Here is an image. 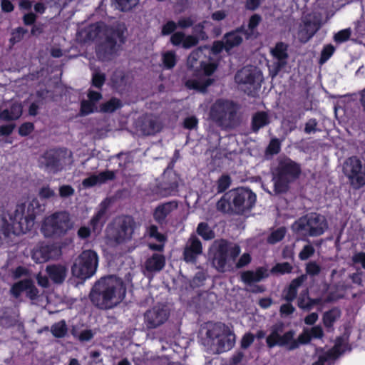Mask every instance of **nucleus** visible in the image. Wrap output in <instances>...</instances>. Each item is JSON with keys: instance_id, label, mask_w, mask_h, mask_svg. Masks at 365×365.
<instances>
[{"instance_id": "61", "label": "nucleus", "mask_w": 365, "mask_h": 365, "mask_svg": "<svg viewBox=\"0 0 365 365\" xmlns=\"http://www.w3.org/2000/svg\"><path fill=\"white\" fill-rule=\"evenodd\" d=\"M39 196L43 199H49L55 196L56 193L53 190L49 187H43L39 190Z\"/></svg>"}, {"instance_id": "27", "label": "nucleus", "mask_w": 365, "mask_h": 365, "mask_svg": "<svg viewBox=\"0 0 365 365\" xmlns=\"http://www.w3.org/2000/svg\"><path fill=\"white\" fill-rule=\"evenodd\" d=\"M46 272L55 283H61L66 278L67 269L61 264L51 265L47 267Z\"/></svg>"}, {"instance_id": "44", "label": "nucleus", "mask_w": 365, "mask_h": 365, "mask_svg": "<svg viewBox=\"0 0 365 365\" xmlns=\"http://www.w3.org/2000/svg\"><path fill=\"white\" fill-rule=\"evenodd\" d=\"M26 279L25 280H22V281H20V282H18L16 283H15L11 289V294L15 297L16 298L19 297L21 294L24 292H26V288L28 287L26 286Z\"/></svg>"}, {"instance_id": "48", "label": "nucleus", "mask_w": 365, "mask_h": 365, "mask_svg": "<svg viewBox=\"0 0 365 365\" xmlns=\"http://www.w3.org/2000/svg\"><path fill=\"white\" fill-rule=\"evenodd\" d=\"M230 178L228 175H222L217 181V192H224L230 187Z\"/></svg>"}, {"instance_id": "1", "label": "nucleus", "mask_w": 365, "mask_h": 365, "mask_svg": "<svg viewBox=\"0 0 365 365\" xmlns=\"http://www.w3.org/2000/svg\"><path fill=\"white\" fill-rule=\"evenodd\" d=\"M125 27L117 24L112 26L103 24L90 25L78 33L81 41L86 42L98 38L101 41L97 46L98 57L103 60H110L116 56L121 44L124 41Z\"/></svg>"}, {"instance_id": "38", "label": "nucleus", "mask_w": 365, "mask_h": 365, "mask_svg": "<svg viewBox=\"0 0 365 365\" xmlns=\"http://www.w3.org/2000/svg\"><path fill=\"white\" fill-rule=\"evenodd\" d=\"M197 233L205 240H210L215 237L214 232L205 222H200L198 225Z\"/></svg>"}, {"instance_id": "32", "label": "nucleus", "mask_w": 365, "mask_h": 365, "mask_svg": "<svg viewBox=\"0 0 365 365\" xmlns=\"http://www.w3.org/2000/svg\"><path fill=\"white\" fill-rule=\"evenodd\" d=\"M269 123V118L267 113L261 111L255 113L252 117V129L258 131L261 128Z\"/></svg>"}, {"instance_id": "30", "label": "nucleus", "mask_w": 365, "mask_h": 365, "mask_svg": "<svg viewBox=\"0 0 365 365\" xmlns=\"http://www.w3.org/2000/svg\"><path fill=\"white\" fill-rule=\"evenodd\" d=\"M307 279V276L303 274L292 281L285 294V299L288 302L294 300L297 294L298 288Z\"/></svg>"}, {"instance_id": "23", "label": "nucleus", "mask_w": 365, "mask_h": 365, "mask_svg": "<svg viewBox=\"0 0 365 365\" xmlns=\"http://www.w3.org/2000/svg\"><path fill=\"white\" fill-rule=\"evenodd\" d=\"M54 248L48 245H40L37 246L33 251L32 258L38 263H43L53 257Z\"/></svg>"}, {"instance_id": "45", "label": "nucleus", "mask_w": 365, "mask_h": 365, "mask_svg": "<svg viewBox=\"0 0 365 365\" xmlns=\"http://www.w3.org/2000/svg\"><path fill=\"white\" fill-rule=\"evenodd\" d=\"M292 270V266L288 262L278 263L271 269L272 273L284 274L290 273Z\"/></svg>"}, {"instance_id": "39", "label": "nucleus", "mask_w": 365, "mask_h": 365, "mask_svg": "<svg viewBox=\"0 0 365 365\" xmlns=\"http://www.w3.org/2000/svg\"><path fill=\"white\" fill-rule=\"evenodd\" d=\"M346 344L341 339H338L334 346L327 353L328 358H336L345 351Z\"/></svg>"}, {"instance_id": "20", "label": "nucleus", "mask_w": 365, "mask_h": 365, "mask_svg": "<svg viewBox=\"0 0 365 365\" xmlns=\"http://www.w3.org/2000/svg\"><path fill=\"white\" fill-rule=\"evenodd\" d=\"M170 42L174 46H181L187 49L196 46L198 43V38L195 36L186 35L182 31H178L172 34Z\"/></svg>"}, {"instance_id": "52", "label": "nucleus", "mask_w": 365, "mask_h": 365, "mask_svg": "<svg viewBox=\"0 0 365 365\" xmlns=\"http://www.w3.org/2000/svg\"><path fill=\"white\" fill-rule=\"evenodd\" d=\"M58 192L61 197L67 198L73 195L75 190L71 185H63L60 186Z\"/></svg>"}, {"instance_id": "8", "label": "nucleus", "mask_w": 365, "mask_h": 365, "mask_svg": "<svg viewBox=\"0 0 365 365\" xmlns=\"http://www.w3.org/2000/svg\"><path fill=\"white\" fill-rule=\"evenodd\" d=\"M74 221L66 211L56 212L45 217L41 231L46 237H61L74 227Z\"/></svg>"}, {"instance_id": "13", "label": "nucleus", "mask_w": 365, "mask_h": 365, "mask_svg": "<svg viewBox=\"0 0 365 365\" xmlns=\"http://www.w3.org/2000/svg\"><path fill=\"white\" fill-rule=\"evenodd\" d=\"M343 170L353 188L359 189L365 185V166L356 157L348 158L344 162Z\"/></svg>"}, {"instance_id": "62", "label": "nucleus", "mask_w": 365, "mask_h": 365, "mask_svg": "<svg viewBox=\"0 0 365 365\" xmlns=\"http://www.w3.org/2000/svg\"><path fill=\"white\" fill-rule=\"evenodd\" d=\"M255 336L251 333L245 334L241 340V347L247 349L254 341Z\"/></svg>"}, {"instance_id": "56", "label": "nucleus", "mask_w": 365, "mask_h": 365, "mask_svg": "<svg viewBox=\"0 0 365 365\" xmlns=\"http://www.w3.org/2000/svg\"><path fill=\"white\" fill-rule=\"evenodd\" d=\"M105 81L103 73L96 72L93 74L92 83L96 88H101Z\"/></svg>"}, {"instance_id": "18", "label": "nucleus", "mask_w": 365, "mask_h": 365, "mask_svg": "<svg viewBox=\"0 0 365 365\" xmlns=\"http://www.w3.org/2000/svg\"><path fill=\"white\" fill-rule=\"evenodd\" d=\"M23 107L17 101H4L0 104V119L3 120H15L22 114Z\"/></svg>"}, {"instance_id": "58", "label": "nucleus", "mask_w": 365, "mask_h": 365, "mask_svg": "<svg viewBox=\"0 0 365 365\" xmlns=\"http://www.w3.org/2000/svg\"><path fill=\"white\" fill-rule=\"evenodd\" d=\"M104 214L105 210L101 209L91 220V225L94 230L98 227V225L101 224V220Z\"/></svg>"}, {"instance_id": "9", "label": "nucleus", "mask_w": 365, "mask_h": 365, "mask_svg": "<svg viewBox=\"0 0 365 365\" xmlns=\"http://www.w3.org/2000/svg\"><path fill=\"white\" fill-rule=\"evenodd\" d=\"M327 228L328 224L325 217L317 213L303 216L292 225L294 232L304 236H319Z\"/></svg>"}, {"instance_id": "14", "label": "nucleus", "mask_w": 365, "mask_h": 365, "mask_svg": "<svg viewBox=\"0 0 365 365\" xmlns=\"http://www.w3.org/2000/svg\"><path fill=\"white\" fill-rule=\"evenodd\" d=\"M170 317V310L164 304H158L144 314V324L147 329H153L165 324Z\"/></svg>"}, {"instance_id": "21", "label": "nucleus", "mask_w": 365, "mask_h": 365, "mask_svg": "<svg viewBox=\"0 0 365 365\" xmlns=\"http://www.w3.org/2000/svg\"><path fill=\"white\" fill-rule=\"evenodd\" d=\"M115 178V173L111 170H106L97 175H92L85 178L82 185L84 187H90L96 185H102L109 180Z\"/></svg>"}, {"instance_id": "2", "label": "nucleus", "mask_w": 365, "mask_h": 365, "mask_svg": "<svg viewBox=\"0 0 365 365\" xmlns=\"http://www.w3.org/2000/svg\"><path fill=\"white\" fill-rule=\"evenodd\" d=\"M126 287L123 281L109 275L99 279L92 287L90 299L98 308L103 310L113 309L125 299Z\"/></svg>"}, {"instance_id": "40", "label": "nucleus", "mask_w": 365, "mask_h": 365, "mask_svg": "<svg viewBox=\"0 0 365 365\" xmlns=\"http://www.w3.org/2000/svg\"><path fill=\"white\" fill-rule=\"evenodd\" d=\"M163 63L166 68H173L177 63L176 53L170 51L164 53L163 54Z\"/></svg>"}, {"instance_id": "51", "label": "nucleus", "mask_w": 365, "mask_h": 365, "mask_svg": "<svg viewBox=\"0 0 365 365\" xmlns=\"http://www.w3.org/2000/svg\"><path fill=\"white\" fill-rule=\"evenodd\" d=\"M26 284L28 287L26 289V296L31 299L36 298L38 294V291L34 286L33 282L29 279H26Z\"/></svg>"}, {"instance_id": "34", "label": "nucleus", "mask_w": 365, "mask_h": 365, "mask_svg": "<svg viewBox=\"0 0 365 365\" xmlns=\"http://www.w3.org/2000/svg\"><path fill=\"white\" fill-rule=\"evenodd\" d=\"M261 21V17L258 14H254L252 15L248 23V29L247 31L244 30V36H245L247 38H250L252 36L256 37L257 36V32H256V28L259 25V24Z\"/></svg>"}, {"instance_id": "55", "label": "nucleus", "mask_w": 365, "mask_h": 365, "mask_svg": "<svg viewBox=\"0 0 365 365\" xmlns=\"http://www.w3.org/2000/svg\"><path fill=\"white\" fill-rule=\"evenodd\" d=\"M314 252V247L310 245H305L299 254V257L302 260H306L310 257Z\"/></svg>"}, {"instance_id": "22", "label": "nucleus", "mask_w": 365, "mask_h": 365, "mask_svg": "<svg viewBox=\"0 0 365 365\" xmlns=\"http://www.w3.org/2000/svg\"><path fill=\"white\" fill-rule=\"evenodd\" d=\"M269 274L267 269L259 267L255 271H246L241 274V279L246 284H252L267 278Z\"/></svg>"}, {"instance_id": "35", "label": "nucleus", "mask_w": 365, "mask_h": 365, "mask_svg": "<svg viewBox=\"0 0 365 365\" xmlns=\"http://www.w3.org/2000/svg\"><path fill=\"white\" fill-rule=\"evenodd\" d=\"M51 331L55 337H64L68 331V328L65 321L61 320L53 324L51 327Z\"/></svg>"}, {"instance_id": "17", "label": "nucleus", "mask_w": 365, "mask_h": 365, "mask_svg": "<svg viewBox=\"0 0 365 365\" xmlns=\"http://www.w3.org/2000/svg\"><path fill=\"white\" fill-rule=\"evenodd\" d=\"M287 48V44L279 42L271 49L270 52L273 57L271 72L273 76H276L287 65L289 57Z\"/></svg>"}, {"instance_id": "11", "label": "nucleus", "mask_w": 365, "mask_h": 365, "mask_svg": "<svg viewBox=\"0 0 365 365\" xmlns=\"http://www.w3.org/2000/svg\"><path fill=\"white\" fill-rule=\"evenodd\" d=\"M237 106L232 101L217 100L210 110V118L220 126H231L235 118Z\"/></svg>"}, {"instance_id": "19", "label": "nucleus", "mask_w": 365, "mask_h": 365, "mask_svg": "<svg viewBox=\"0 0 365 365\" xmlns=\"http://www.w3.org/2000/svg\"><path fill=\"white\" fill-rule=\"evenodd\" d=\"M202 252L200 240L195 235L188 239L183 252V257L186 262L195 263L199 255Z\"/></svg>"}, {"instance_id": "16", "label": "nucleus", "mask_w": 365, "mask_h": 365, "mask_svg": "<svg viewBox=\"0 0 365 365\" xmlns=\"http://www.w3.org/2000/svg\"><path fill=\"white\" fill-rule=\"evenodd\" d=\"M244 29H238L235 31L227 34L222 41H218L214 43L212 51L214 53H220L225 49L229 51L235 46H239L242 40Z\"/></svg>"}, {"instance_id": "47", "label": "nucleus", "mask_w": 365, "mask_h": 365, "mask_svg": "<svg viewBox=\"0 0 365 365\" xmlns=\"http://www.w3.org/2000/svg\"><path fill=\"white\" fill-rule=\"evenodd\" d=\"M147 234L149 237L154 238L159 242H164L165 241V237L158 232V227L155 225L148 227Z\"/></svg>"}, {"instance_id": "46", "label": "nucleus", "mask_w": 365, "mask_h": 365, "mask_svg": "<svg viewBox=\"0 0 365 365\" xmlns=\"http://www.w3.org/2000/svg\"><path fill=\"white\" fill-rule=\"evenodd\" d=\"M205 24L206 21L199 23L195 25L192 28L193 34H192V36H195L198 38V42L200 40H205L207 38V35L204 31Z\"/></svg>"}, {"instance_id": "63", "label": "nucleus", "mask_w": 365, "mask_h": 365, "mask_svg": "<svg viewBox=\"0 0 365 365\" xmlns=\"http://www.w3.org/2000/svg\"><path fill=\"white\" fill-rule=\"evenodd\" d=\"M33 130L34 125L31 123H25L20 126L19 133L22 136H26L31 133Z\"/></svg>"}, {"instance_id": "36", "label": "nucleus", "mask_w": 365, "mask_h": 365, "mask_svg": "<svg viewBox=\"0 0 365 365\" xmlns=\"http://www.w3.org/2000/svg\"><path fill=\"white\" fill-rule=\"evenodd\" d=\"M282 334V330L280 328L277 327H274L271 329L270 334L267 337V344L269 348L274 347L275 346H279V341L280 339V334Z\"/></svg>"}, {"instance_id": "37", "label": "nucleus", "mask_w": 365, "mask_h": 365, "mask_svg": "<svg viewBox=\"0 0 365 365\" xmlns=\"http://www.w3.org/2000/svg\"><path fill=\"white\" fill-rule=\"evenodd\" d=\"M122 106L121 101L115 98H111L108 101L101 106V111L103 113H112Z\"/></svg>"}, {"instance_id": "60", "label": "nucleus", "mask_w": 365, "mask_h": 365, "mask_svg": "<svg viewBox=\"0 0 365 365\" xmlns=\"http://www.w3.org/2000/svg\"><path fill=\"white\" fill-rule=\"evenodd\" d=\"M178 24L173 21H170L167 22L162 29V34L163 35H169L172 34L176 29Z\"/></svg>"}, {"instance_id": "24", "label": "nucleus", "mask_w": 365, "mask_h": 365, "mask_svg": "<svg viewBox=\"0 0 365 365\" xmlns=\"http://www.w3.org/2000/svg\"><path fill=\"white\" fill-rule=\"evenodd\" d=\"M135 230V222L133 219L126 217L123 220L117 234V240L124 241L132 237Z\"/></svg>"}, {"instance_id": "49", "label": "nucleus", "mask_w": 365, "mask_h": 365, "mask_svg": "<svg viewBox=\"0 0 365 365\" xmlns=\"http://www.w3.org/2000/svg\"><path fill=\"white\" fill-rule=\"evenodd\" d=\"M351 34V31L350 29L341 30L334 35V41L336 43L344 42L349 38Z\"/></svg>"}, {"instance_id": "7", "label": "nucleus", "mask_w": 365, "mask_h": 365, "mask_svg": "<svg viewBox=\"0 0 365 365\" xmlns=\"http://www.w3.org/2000/svg\"><path fill=\"white\" fill-rule=\"evenodd\" d=\"M299 164L289 158L281 159L273 173L274 191L276 194L286 192L289 185L300 175Z\"/></svg>"}, {"instance_id": "5", "label": "nucleus", "mask_w": 365, "mask_h": 365, "mask_svg": "<svg viewBox=\"0 0 365 365\" xmlns=\"http://www.w3.org/2000/svg\"><path fill=\"white\" fill-rule=\"evenodd\" d=\"M38 207V200L32 198L28 202L18 204L9 216V221L0 214V232L7 235L10 232L19 235L29 231L34 225Z\"/></svg>"}, {"instance_id": "41", "label": "nucleus", "mask_w": 365, "mask_h": 365, "mask_svg": "<svg viewBox=\"0 0 365 365\" xmlns=\"http://www.w3.org/2000/svg\"><path fill=\"white\" fill-rule=\"evenodd\" d=\"M286 233V229L283 227L273 230L267 237V242L269 244H275L281 241Z\"/></svg>"}, {"instance_id": "3", "label": "nucleus", "mask_w": 365, "mask_h": 365, "mask_svg": "<svg viewBox=\"0 0 365 365\" xmlns=\"http://www.w3.org/2000/svg\"><path fill=\"white\" fill-rule=\"evenodd\" d=\"M207 53H210L207 47H200L189 55L187 66L196 70L194 76L186 82L187 88L205 92L215 81L213 73L217 70V64L214 60L205 59Z\"/></svg>"}, {"instance_id": "42", "label": "nucleus", "mask_w": 365, "mask_h": 365, "mask_svg": "<svg viewBox=\"0 0 365 365\" xmlns=\"http://www.w3.org/2000/svg\"><path fill=\"white\" fill-rule=\"evenodd\" d=\"M116 3V6L120 11H125L130 10L133 7L135 6L138 0H114Z\"/></svg>"}, {"instance_id": "6", "label": "nucleus", "mask_w": 365, "mask_h": 365, "mask_svg": "<svg viewBox=\"0 0 365 365\" xmlns=\"http://www.w3.org/2000/svg\"><path fill=\"white\" fill-rule=\"evenodd\" d=\"M204 345L212 353L220 354L230 350L235 344V335L225 324L208 323L206 325Z\"/></svg>"}, {"instance_id": "12", "label": "nucleus", "mask_w": 365, "mask_h": 365, "mask_svg": "<svg viewBox=\"0 0 365 365\" xmlns=\"http://www.w3.org/2000/svg\"><path fill=\"white\" fill-rule=\"evenodd\" d=\"M235 81L248 94H252L261 86L263 77L259 69L255 66H246L235 75Z\"/></svg>"}, {"instance_id": "10", "label": "nucleus", "mask_w": 365, "mask_h": 365, "mask_svg": "<svg viewBox=\"0 0 365 365\" xmlns=\"http://www.w3.org/2000/svg\"><path fill=\"white\" fill-rule=\"evenodd\" d=\"M98 257L91 250L83 251L74 260L71 272L74 277L80 279L91 277L96 272Z\"/></svg>"}, {"instance_id": "29", "label": "nucleus", "mask_w": 365, "mask_h": 365, "mask_svg": "<svg viewBox=\"0 0 365 365\" xmlns=\"http://www.w3.org/2000/svg\"><path fill=\"white\" fill-rule=\"evenodd\" d=\"M165 264V260L163 255L154 254L146 260L145 267L148 272H158L164 267Z\"/></svg>"}, {"instance_id": "4", "label": "nucleus", "mask_w": 365, "mask_h": 365, "mask_svg": "<svg viewBox=\"0 0 365 365\" xmlns=\"http://www.w3.org/2000/svg\"><path fill=\"white\" fill-rule=\"evenodd\" d=\"M240 252V247L236 244L225 240H215L210 248L212 264L220 272L230 271L234 268H242L250 262L251 257L250 254L244 253L238 261L235 262Z\"/></svg>"}, {"instance_id": "54", "label": "nucleus", "mask_w": 365, "mask_h": 365, "mask_svg": "<svg viewBox=\"0 0 365 365\" xmlns=\"http://www.w3.org/2000/svg\"><path fill=\"white\" fill-rule=\"evenodd\" d=\"M309 297L306 292L304 294H302L298 299V306L299 308L305 310L310 309Z\"/></svg>"}, {"instance_id": "53", "label": "nucleus", "mask_w": 365, "mask_h": 365, "mask_svg": "<svg viewBox=\"0 0 365 365\" xmlns=\"http://www.w3.org/2000/svg\"><path fill=\"white\" fill-rule=\"evenodd\" d=\"M280 150V142L277 138L271 140L267 148V152L271 155L277 154Z\"/></svg>"}, {"instance_id": "59", "label": "nucleus", "mask_w": 365, "mask_h": 365, "mask_svg": "<svg viewBox=\"0 0 365 365\" xmlns=\"http://www.w3.org/2000/svg\"><path fill=\"white\" fill-rule=\"evenodd\" d=\"M74 335L81 341H88L93 338V333L91 330L85 329L81 331L78 334Z\"/></svg>"}, {"instance_id": "57", "label": "nucleus", "mask_w": 365, "mask_h": 365, "mask_svg": "<svg viewBox=\"0 0 365 365\" xmlns=\"http://www.w3.org/2000/svg\"><path fill=\"white\" fill-rule=\"evenodd\" d=\"M312 339L310 331L309 329H305L302 331L301 334L299 335L297 339H295L298 341L299 344H304L309 343Z\"/></svg>"}, {"instance_id": "33", "label": "nucleus", "mask_w": 365, "mask_h": 365, "mask_svg": "<svg viewBox=\"0 0 365 365\" xmlns=\"http://www.w3.org/2000/svg\"><path fill=\"white\" fill-rule=\"evenodd\" d=\"M341 312L336 308L331 309L323 314L322 320L326 327H331L340 317Z\"/></svg>"}, {"instance_id": "26", "label": "nucleus", "mask_w": 365, "mask_h": 365, "mask_svg": "<svg viewBox=\"0 0 365 365\" xmlns=\"http://www.w3.org/2000/svg\"><path fill=\"white\" fill-rule=\"evenodd\" d=\"M162 128V124L155 117H148L141 125L140 130L144 135H153L159 132Z\"/></svg>"}, {"instance_id": "15", "label": "nucleus", "mask_w": 365, "mask_h": 365, "mask_svg": "<svg viewBox=\"0 0 365 365\" xmlns=\"http://www.w3.org/2000/svg\"><path fill=\"white\" fill-rule=\"evenodd\" d=\"M232 204L237 212L252 209L256 202V195L250 190L239 188L232 192Z\"/></svg>"}, {"instance_id": "50", "label": "nucleus", "mask_w": 365, "mask_h": 365, "mask_svg": "<svg viewBox=\"0 0 365 365\" xmlns=\"http://www.w3.org/2000/svg\"><path fill=\"white\" fill-rule=\"evenodd\" d=\"M196 21V19L193 16H185L182 17L178 21V26L181 29H187L190 26H192L195 22Z\"/></svg>"}, {"instance_id": "25", "label": "nucleus", "mask_w": 365, "mask_h": 365, "mask_svg": "<svg viewBox=\"0 0 365 365\" xmlns=\"http://www.w3.org/2000/svg\"><path fill=\"white\" fill-rule=\"evenodd\" d=\"M178 207L175 202H169L158 206L153 212V217L158 223H162L166 217Z\"/></svg>"}, {"instance_id": "64", "label": "nucleus", "mask_w": 365, "mask_h": 365, "mask_svg": "<svg viewBox=\"0 0 365 365\" xmlns=\"http://www.w3.org/2000/svg\"><path fill=\"white\" fill-rule=\"evenodd\" d=\"M334 51V48L331 45H327L326 46L322 52V57H321V61L324 62L327 61L330 56L333 54Z\"/></svg>"}, {"instance_id": "28", "label": "nucleus", "mask_w": 365, "mask_h": 365, "mask_svg": "<svg viewBox=\"0 0 365 365\" xmlns=\"http://www.w3.org/2000/svg\"><path fill=\"white\" fill-rule=\"evenodd\" d=\"M319 26L315 24L310 21L304 22L300 26L298 33V37L302 42H307L318 30Z\"/></svg>"}, {"instance_id": "31", "label": "nucleus", "mask_w": 365, "mask_h": 365, "mask_svg": "<svg viewBox=\"0 0 365 365\" xmlns=\"http://www.w3.org/2000/svg\"><path fill=\"white\" fill-rule=\"evenodd\" d=\"M294 335L295 332L294 331H289L283 335L280 334L279 346H286L289 350L298 348L299 343L294 339Z\"/></svg>"}, {"instance_id": "43", "label": "nucleus", "mask_w": 365, "mask_h": 365, "mask_svg": "<svg viewBox=\"0 0 365 365\" xmlns=\"http://www.w3.org/2000/svg\"><path fill=\"white\" fill-rule=\"evenodd\" d=\"M97 110V106L88 100H84L81 102V114L87 115Z\"/></svg>"}]
</instances>
